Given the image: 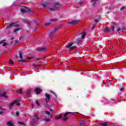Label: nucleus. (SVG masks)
I'll use <instances>...</instances> for the list:
<instances>
[{"label": "nucleus", "instance_id": "11", "mask_svg": "<svg viewBox=\"0 0 126 126\" xmlns=\"http://www.w3.org/2000/svg\"><path fill=\"white\" fill-rule=\"evenodd\" d=\"M13 42L11 41V43L10 44L9 43H6L4 42V41L2 40L0 42V45H1L3 47H5L7 46V45H11L12 44Z\"/></svg>", "mask_w": 126, "mask_h": 126}, {"label": "nucleus", "instance_id": "46", "mask_svg": "<svg viewBox=\"0 0 126 126\" xmlns=\"http://www.w3.org/2000/svg\"><path fill=\"white\" fill-rule=\"evenodd\" d=\"M82 2H83L82 1H80L79 2V4H81L82 3Z\"/></svg>", "mask_w": 126, "mask_h": 126}, {"label": "nucleus", "instance_id": "45", "mask_svg": "<svg viewBox=\"0 0 126 126\" xmlns=\"http://www.w3.org/2000/svg\"><path fill=\"white\" fill-rule=\"evenodd\" d=\"M18 43H19V41H18V40H16L15 41V44L17 45V44H18Z\"/></svg>", "mask_w": 126, "mask_h": 126}, {"label": "nucleus", "instance_id": "52", "mask_svg": "<svg viewBox=\"0 0 126 126\" xmlns=\"http://www.w3.org/2000/svg\"><path fill=\"white\" fill-rule=\"evenodd\" d=\"M93 27H94V28H95V25H94Z\"/></svg>", "mask_w": 126, "mask_h": 126}, {"label": "nucleus", "instance_id": "25", "mask_svg": "<svg viewBox=\"0 0 126 126\" xmlns=\"http://www.w3.org/2000/svg\"><path fill=\"white\" fill-rule=\"evenodd\" d=\"M27 12H29V13H33V10H31V9H29V8H27Z\"/></svg>", "mask_w": 126, "mask_h": 126}, {"label": "nucleus", "instance_id": "43", "mask_svg": "<svg viewBox=\"0 0 126 126\" xmlns=\"http://www.w3.org/2000/svg\"><path fill=\"white\" fill-rule=\"evenodd\" d=\"M16 115L17 117H18L19 116V112L17 111L16 113Z\"/></svg>", "mask_w": 126, "mask_h": 126}, {"label": "nucleus", "instance_id": "54", "mask_svg": "<svg viewBox=\"0 0 126 126\" xmlns=\"http://www.w3.org/2000/svg\"><path fill=\"white\" fill-rule=\"evenodd\" d=\"M50 111H53V110L52 109H50Z\"/></svg>", "mask_w": 126, "mask_h": 126}, {"label": "nucleus", "instance_id": "8", "mask_svg": "<svg viewBox=\"0 0 126 126\" xmlns=\"http://www.w3.org/2000/svg\"><path fill=\"white\" fill-rule=\"evenodd\" d=\"M47 49H48L47 47H39L37 49V51H38V52H45L47 51Z\"/></svg>", "mask_w": 126, "mask_h": 126}, {"label": "nucleus", "instance_id": "37", "mask_svg": "<svg viewBox=\"0 0 126 126\" xmlns=\"http://www.w3.org/2000/svg\"><path fill=\"white\" fill-rule=\"evenodd\" d=\"M25 23L26 24H28V25H30L31 23H30V22L28 21H25Z\"/></svg>", "mask_w": 126, "mask_h": 126}, {"label": "nucleus", "instance_id": "20", "mask_svg": "<svg viewBox=\"0 0 126 126\" xmlns=\"http://www.w3.org/2000/svg\"><path fill=\"white\" fill-rule=\"evenodd\" d=\"M43 121L45 122V123H50L51 122V118H43Z\"/></svg>", "mask_w": 126, "mask_h": 126}, {"label": "nucleus", "instance_id": "5", "mask_svg": "<svg viewBox=\"0 0 126 126\" xmlns=\"http://www.w3.org/2000/svg\"><path fill=\"white\" fill-rule=\"evenodd\" d=\"M61 28H62V26L60 27H58L56 28H55L54 29V32H51L50 34H49V37L50 38H52V36H53V34H54V33H55V32H58V31H59L60 30V29H61Z\"/></svg>", "mask_w": 126, "mask_h": 126}, {"label": "nucleus", "instance_id": "49", "mask_svg": "<svg viewBox=\"0 0 126 126\" xmlns=\"http://www.w3.org/2000/svg\"><path fill=\"white\" fill-rule=\"evenodd\" d=\"M93 29H94V27H92L91 28V30H93Z\"/></svg>", "mask_w": 126, "mask_h": 126}, {"label": "nucleus", "instance_id": "51", "mask_svg": "<svg viewBox=\"0 0 126 126\" xmlns=\"http://www.w3.org/2000/svg\"><path fill=\"white\" fill-rule=\"evenodd\" d=\"M14 37H12L11 38V40H14Z\"/></svg>", "mask_w": 126, "mask_h": 126}, {"label": "nucleus", "instance_id": "29", "mask_svg": "<svg viewBox=\"0 0 126 126\" xmlns=\"http://www.w3.org/2000/svg\"><path fill=\"white\" fill-rule=\"evenodd\" d=\"M87 126V125H85V124H84V122H81L80 123V125L79 126Z\"/></svg>", "mask_w": 126, "mask_h": 126}, {"label": "nucleus", "instance_id": "10", "mask_svg": "<svg viewBox=\"0 0 126 126\" xmlns=\"http://www.w3.org/2000/svg\"><path fill=\"white\" fill-rule=\"evenodd\" d=\"M32 120H34V121H36L37 122H39L40 120V118H39V116L38 115V114L34 113L33 115V118Z\"/></svg>", "mask_w": 126, "mask_h": 126}, {"label": "nucleus", "instance_id": "36", "mask_svg": "<svg viewBox=\"0 0 126 126\" xmlns=\"http://www.w3.org/2000/svg\"><path fill=\"white\" fill-rule=\"evenodd\" d=\"M20 30V29H16L14 30L13 32L14 33H16V32H17V31H19Z\"/></svg>", "mask_w": 126, "mask_h": 126}, {"label": "nucleus", "instance_id": "4", "mask_svg": "<svg viewBox=\"0 0 126 126\" xmlns=\"http://www.w3.org/2000/svg\"><path fill=\"white\" fill-rule=\"evenodd\" d=\"M86 35V33L85 32H83L79 34V36H81V38H78V40H77V42L78 43H80V42H81V39H84V37H85Z\"/></svg>", "mask_w": 126, "mask_h": 126}, {"label": "nucleus", "instance_id": "50", "mask_svg": "<svg viewBox=\"0 0 126 126\" xmlns=\"http://www.w3.org/2000/svg\"><path fill=\"white\" fill-rule=\"evenodd\" d=\"M0 110H4V109L1 108V107H0Z\"/></svg>", "mask_w": 126, "mask_h": 126}, {"label": "nucleus", "instance_id": "48", "mask_svg": "<svg viewBox=\"0 0 126 126\" xmlns=\"http://www.w3.org/2000/svg\"><path fill=\"white\" fill-rule=\"evenodd\" d=\"M21 39H22V36H20V37H19V40H21Z\"/></svg>", "mask_w": 126, "mask_h": 126}, {"label": "nucleus", "instance_id": "3", "mask_svg": "<svg viewBox=\"0 0 126 126\" xmlns=\"http://www.w3.org/2000/svg\"><path fill=\"white\" fill-rule=\"evenodd\" d=\"M115 25H116V23H114L113 24V26L111 28V29L110 28L106 29L104 28L103 30V32H105L106 33H107L108 32H111V31H114Z\"/></svg>", "mask_w": 126, "mask_h": 126}, {"label": "nucleus", "instance_id": "2", "mask_svg": "<svg viewBox=\"0 0 126 126\" xmlns=\"http://www.w3.org/2000/svg\"><path fill=\"white\" fill-rule=\"evenodd\" d=\"M72 45H73V42L68 43L65 46L66 49H67L68 51H71V50H75V49H76V46H72Z\"/></svg>", "mask_w": 126, "mask_h": 126}, {"label": "nucleus", "instance_id": "42", "mask_svg": "<svg viewBox=\"0 0 126 126\" xmlns=\"http://www.w3.org/2000/svg\"><path fill=\"white\" fill-rule=\"evenodd\" d=\"M99 19H95L94 22L97 23V22H98V21H99Z\"/></svg>", "mask_w": 126, "mask_h": 126}, {"label": "nucleus", "instance_id": "6", "mask_svg": "<svg viewBox=\"0 0 126 126\" xmlns=\"http://www.w3.org/2000/svg\"><path fill=\"white\" fill-rule=\"evenodd\" d=\"M19 58L21 60H18V62H19V63H25V60L22 59L23 58V57L22 56V52H21V51H19Z\"/></svg>", "mask_w": 126, "mask_h": 126}, {"label": "nucleus", "instance_id": "16", "mask_svg": "<svg viewBox=\"0 0 126 126\" xmlns=\"http://www.w3.org/2000/svg\"><path fill=\"white\" fill-rule=\"evenodd\" d=\"M34 91L37 95L41 94V89L40 88H36Z\"/></svg>", "mask_w": 126, "mask_h": 126}, {"label": "nucleus", "instance_id": "15", "mask_svg": "<svg viewBox=\"0 0 126 126\" xmlns=\"http://www.w3.org/2000/svg\"><path fill=\"white\" fill-rule=\"evenodd\" d=\"M7 126H14V124L11 121H9L6 123Z\"/></svg>", "mask_w": 126, "mask_h": 126}, {"label": "nucleus", "instance_id": "17", "mask_svg": "<svg viewBox=\"0 0 126 126\" xmlns=\"http://www.w3.org/2000/svg\"><path fill=\"white\" fill-rule=\"evenodd\" d=\"M49 9L50 11H56V10H59V7L54 6L53 8H49Z\"/></svg>", "mask_w": 126, "mask_h": 126}, {"label": "nucleus", "instance_id": "18", "mask_svg": "<svg viewBox=\"0 0 126 126\" xmlns=\"http://www.w3.org/2000/svg\"><path fill=\"white\" fill-rule=\"evenodd\" d=\"M71 112H66L64 115V116L63 117V121L64 122H65V121H66V120L67 119V117H66V116H67V115H68V114H70Z\"/></svg>", "mask_w": 126, "mask_h": 126}, {"label": "nucleus", "instance_id": "53", "mask_svg": "<svg viewBox=\"0 0 126 126\" xmlns=\"http://www.w3.org/2000/svg\"><path fill=\"white\" fill-rule=\"evenodd\" d=\"M35 30H37V28H34Z\"/></svg>", "mask_w": 126, "mask_h": 126}, {"label": "nucleus", "instance_id": "32", "mask_svg": "<svg viewBox=\"0 0 126 126\" xmlns=\"http://www.w3.org/2000/svg\"><path fill=\"white\" fill-rule=\"evenodd\" d=\"M57 20H58L57 19H52L50 20V21L51 22H56V21H57Z\"/></svg>", "mask_w": 126, "mask_h": 126}, {"label": "nucleus", "instance_id": "27", "mask_svg": "<svg viewBox=\"0 0 126 126\" xmlns=\"http://www.w3.org/2000/svg\"><path fill=\"white\" fill-rule=\"evenodd\" d=\"M18 124L19 125H21V126H26V124H25V123H24L23 122H21L18 121Z\"/></svg>", "mask_w": 126, "mask_h": 126}, {"label": "nucleus", "instance_id": "13", "mask_svg": "<svg viewBox=\"0 0 126 126\" xmlns=\"http://www.w3.org/2000/svg\"><path fill=\"white\" fill-rule=\"evenodd\" d=\"M78 23V21H71L70 22H67V24H69L70 25H75V24H77Z\"/></svg>", "mask_w": 126, "mask_h": 126}, {"label": "nucleus", "instance_id": "7", "mask_svg": "<svg viewBox=\"0 0 126 126\" xmlns=\"http://www.w3.org/2000/svg\"><path fill=\"white\" fill-rule=\"evenodd\" d=\"M18 26V24L15 23H12L9 25L7 26L6 28L7 29H8V28H11V27H17Z\"/></svg>", "mask_w": 126, "mask_h": 126}, {"label": "nucleus", "instance_id": "35", "mask_svg": "<svg viewBox=\"0 0 126 126\" xmlns=\"http://www.w3.org/2000/svg\"><path fill=\"white\" fill-rule=\"evenodd\" d=\"M16 92H17L18 93H19L20 94H22V90H18L17 91H16Z\"/></svg>", "mask_w": 126, "mask_h": 126}, {"label": "nucleus", "instance_id": "41", "mask_svg": "<svg viewBox=\"0 0 126 126\" xmlns=\"http://www.w3.org/2000/svg\"><path fill=\"white\" fill-rule=\"evenodd\" d=\"M36 104L37 105V106H40V102H39V101H37L36 102Z\"/></svg>", "mask_w": 126, "mask_h": 126}, {"label": "nucleus", "instance_id": "34", "mask_svg": "<svg viewBox=\"0 0 126 126\" xmlns=\"http://www.w3.org/2000/svg\"><path fill=\"white\" fill-rule=\"evenodd\" d=\"M51 23H46L45 24V26L48 27V26H50V25H51Z\"/></svg>", "mask_w": 126, "mask_h": 126}, {"label": "nucleus", "instance_id": "9", "mask_svg": "<svg viewBox=\"0 0 126 126\" xmlns=\"http://www.w3.org/2000/svg\"><path fill=\"white\" fill-rule=\"evenodd\" d=\"M37 125H38V121L36 120H34V119H32V120L31 121L30 126H37Z\"/></svg>", "mask_w": 126, "mask_h": 126}, {"label": "nucleus", "instance_id": "19", "mask_svg": "<svg viewBox=\"0 0 126 126\" xmlns=\"http://www.w3.org/2000/svg\"><path fill=\"white\" fill-rule=\"evenodd\" d=\"M5 92H0V97H5V98H7V96L5 95Z\"/></svg>", "mask_w": 126, "mask_h": 126}, {"label": "nucleus", "instance_id": "14", "mask_svg": "<svg viewBox=\"0 0 126 126\" xmlns=\"http://www.w3.org/2000/svg\"><path fill=\"white\" fill-rule=\"evenodd\" d=\"M126 29V28L125 27H123L122 28L118 27L117 29V32L118 33H120V31H122V32H124V30Z\"/></svg>", "mask_w": 126, "mask_h": 126}, {"label": "nucleus", "instance_id": "24", "mask_svg": "<svg viewBox=\"0 0 126 126\" xmlns=\"http://www.w3.org/2000/svg\"><path fill=\"white\" fill-rule=\"evenodd\" d=\"M91 1L92 2L93 6H94L96 2H97V1H99V0H91Z\"/></svg>", "mask_w": 126, "mask_h": 126}, {"label": "nucleus", "instance_id": "33", "mask_svg": "<svg viewBox=\"0 0 126 126\" xmlns=\"http://www.w3.org/2000/svg\"><path fill=\"white\" fill-rule=\"evenodd\" d=\"M63 116H62V115H60L58 117H57L56 118V120H60L61 119H62Z\"/></svg>", "mask_w": 126, "mask_h": 126}, {"label": "nucleus", "instance_id": "38", "mask_svg": "<svg viewBox=\"0 0 126 126\" xmlns=\"http://www.w3.org/2000/svg\"><path fill=\"white\" fill-rule=\"evenodd\" d=\"M33 22H35V24H36V25H39V22H38V21H36L34 20V21H33Z\"/></svg>", "mask_w": 126, "mask_h": 126}, {"label": "nucleus", "instance_id": "1", "mask_svg": "<svg viewBox=\"0 0 126 126\" xmlns=\"http://www.w3.org/2000/svg\"><path fill=\"white\" fill-rule=\"evenodd\" d=\"M14 105L15 106H19V105H20V103H19V99L15 100L9 104L8 108L9 110H11Z\"/></svg>", "mask_w": 126, "mask_h": 126}, {"label": "nucleus", "instance_id": "22", "mask_svg": "<svg viewBox=\"0 0 126 126\" xmlns=\"http://www.w3.org/2000/svg\"><path fill=\"white\" fill-rule=\"evenodd\" d=\"M27 60H31V61H34V60H38V58H35V57L32 56L31 58H27Z\"/></svg>", "mask_w": 126, "mask_h": 126}, {"label": "nucleus", "instance_id": "21", "mask_svg": "<svg viewBox=\"0 0 126 126\" xmlns=\"http://www.w3.org/2000/svg\"><path fill=\"white\" fill-rule=\"evenodd\" d=\"M20 11L22 12V13H25V12H27V8H22L20 9Z\"/></svg>", "mask_w": 126, "mask_h": 126}, {"label": "nucleus", "instance_id": "28", "mask_svg": "<svg viewBox=\"0 0 126 126\" xmlns=\"http://www.w3.org/2000/svg\"><path fill=\"white\" fill-rule=\"evenodd\" d=\"M45 114H46V115H49L51 119H52V117H53V114L50 113V112H49V111H46Z\"/></svg>", "mask_w": 126, "mask_h": 126}, {"label": "nucleus", "instance_id": "44", "mask_svg": "<svg viewBox=\"0 0 126 126\" xmlns=\"http://www.w3.org/2000/svg\"><path fill=\"white\" fill-rule=\"evenodd\" d=\"M126 8V7H122L120 9L121 10H123V9H125Z\"/></svg>", "mask_w": 126, "mask_h": 126}, {"label": "nucleus", "instance_id": "23", "mask_svg": "<svg viewBox=\"0 0 126 126\" xmlns=\"http://www.w3.org/2000/svg\"><path fill=\"white\" fill-rule=\"evenodd\" d=\"M26 93L27 95L28 96V97H31V93L30 92V91H29V90H28L26 92Z\"/></svg>", "mask_w": 126, "mask_h": 126}, {"label": "nucleus", "instance_id": "31", "mask_svg": "<svg viewBox=\"0 0 126 126\" xmlns=\"http://www.w3.org/2000/svg\"><path fill=\"white\" fill-rule=\"evenodd\" d=\"M107 124H108V122H104L103 123L100 124V126H107Z\"/></svg>", "mask_w": 126, "mask_h": 126}, {"label": "nucleus", "instance_id": "30", "mask_svg": "<svg viewBox=\"0 0 126 126\" xmlns=\"http://www.w3.org/2000/svg\"><path fill=\"white\" fill-rule=\"evenodd\" d=\"M55 5H61V6H62L63 5L60 4L59 2H55V3H54L53 6H55Z\"/></svg>", "mask_w": 126, "mask_h": 126}, {"label": "nucleus", "instance_id": "47", "mask_svg": "<svg viewBox=\"0 0 126 126\" xmlns=\"http://www.w3.org/2000/svg\"><path fill=\"white\" fill-rule=\"evenodd\" d=\"M2 113H3L2 111H0V115L2 114Z\"/></svg>", "mask_w": 126, "mask_h": 126}, {"label": "nucleus", "instance_id": "26", "mask_svg": "<svg viewBox=\"0 0 126 126\" xmlns=\"http://www.w3.org/2000/svg\"><path fill=\"white\" fill-rule=\"evenodd\" d=\"M48 5H49V3L45 2L43 4L42 6H43V7H44V8H46V7H47V6H48Z\"/></svg>", "mask_w": 126, "mask_h": 126}, {"label": "nucleus", "instance_id": "39", "mask_svg": "<svg viewBox=\"0 0 126 126\" xmlns=\"http://www.w3.org/2000/svg\"><path fill=\"white\" fill-rule=\"evenodd\" d=\"M9 63L10 64H13V62H12V61H11V60H9Z\"/></svg>", "mask_w": 126, "mask_h": 126}, {"label": "nucleus", "instance_id": "12", "mask_svg": "<svg viewBox=\"0 0 126 126\" xmlns=\"http://www.w3.org/2000/svg\"><path fill=\"white\" fill-rule=\"evenodd\" d=\"M45 96L46 97L45 101L46 103H48V101L51 99V95L49 94H45Z\"/></svg>", "mask_w": 126, "mask_h": 126}, {"label": "nucleus", "instance_id": "40", "mask_svg": "<svg viewBox=\"0 0 126 126\" xmlns=\"http://www.w3.org/2000/svg\"><path fill=\"white\" fill-rule=\"evenodd\" d=\"M125 90V88L123 87L120 89V91L121 92H123V91H124Z\"/></svg>", "mask_w": 126, "mask_h": 126}]
</instances>
